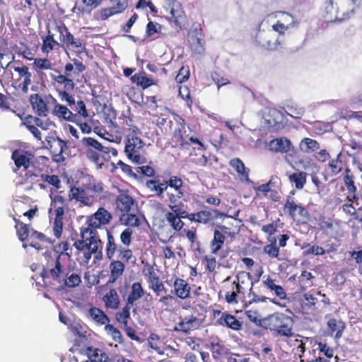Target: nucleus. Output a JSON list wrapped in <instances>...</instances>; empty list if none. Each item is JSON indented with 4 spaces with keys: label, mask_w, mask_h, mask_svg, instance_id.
Wrapping results in <instances>:
<instances>
[{
    "label": "nucleus",
    "mask_w": 362,
    "mask_h": 362,
    "mask_svg": "<svg viewBox=\"0 0 362 362\" xmlns=\"http://www.w3.org/2000/svg\"><path fill=\"white\" fill-rule=\"evenodd\" d=\"M112 220V214L101 206L86 217L85 224L79 228V233L76 231L71 233V240L76 249V259L81 265H88L93 255L96 260L103 259V243L98 230L110 224Z\"/></svg>",
    "instance_id": "nucleus-1"
},
{
    "label": "nucleus",
    "mask_w": 362,
    "mask_h": 362,
    "mask_svg": "<svg viewBox=\"0 0 362 362\" xmlns=\"http://www.w3.org/2000/svg\"><path fill=\"white\" fill-rule=\"evenodd\" d=\"M58 247L61 250L60 253L52 250H46L43 253L40 273L43 284L45 287L56 291L78 286L81 283V276L61 263L62 256L66 255L69 258L71 257L68 252L69 243L66 241L62 242Z\"/></svg>",
    "instance_id": "nucleus-2"
},
{
    "label": "nucleus",
    "mask_w": 362,
    "mask_h": 362,
    "mask_svg": "<svg viewBox=\"0 0 362 362\" xmlns=\"http://www.w3.org/2000/svg\"><path fill=\"white\" fill-rule=\"evenodd\" d=\"M73 63L64 65L62 73L52 75V85L62 102L71 107L75 104V98L71 93L74 90L76 83H80L79 77L86 69V66L80 60L74 59Z\"/></svg>",
    "instance_id": "nucleus-3"
},
{
    "label": "nucleus",
    "mask_w": 362,
    "mask_h": 362,
    "mask_svg": "<svg viewBox=\"0 0 362 362\" xmlns=\"http://www.w3.org/2000/svg\"><path fill=\"white\" fill-rule=\"evenodd\" d=\"M81 151L86 158L102 168L112 156H117L118 151L115 148L103 146L100 141L90 136L83 137L81 140Z\"/></svg>",
    "instance_id": "nucleus-4"
},
{
    "label": "nucleus",
    "mask_w": 362,
    "mask_h": 362,
    "mask_svg": "<svg viewBox=\"0 0 362 362\" xmlns=\"http://www.w3.org/2000/svg\"><path fill=\"white\" fill-rule=\"evenodd\" d=\"M289 315L276 312L262 319L263 327L269 329L275 337L291 338L294 335L293 313L286 310Z\"/></svg>",
    "instance_id": "nucleus-5"
},
{
    "label": "nucleus",
    "mask_w": 362,
    "mask_h": 362,
    "mask_svg": "<svg viewBox=\"0 0 362 362\" xmlns=\"http://www.w3.org/2000/svg\"><path fill=\"white\" fill-rule=\"evenodd\" d=\"M240 233V227L233 222L227 225L217 223L213 230V238L210 241L209 247L213 255H217L225 244L232 243Z\"/></svg>",
    "instance_id": "nucleus-6"
},
{
    "label": "nucleus",
    "mask_w": 362,
    "mask_h": 362,
    "mask_svg": "<svg viewBox=\"0 0 362 362\" xmlns=\"http://www.w3.org/2000/svg\"><path fill=\"white\" fill-rule=\"evenodd\" d=\"M124 153L134 164L146 163L145 143L139 134H127L124 139Z\"/></svg>",
    "instance_id": "nucleus-7"
},
{
    "label": "nucleus",
    "mask_w": 362,
    "mask_h": 362,
    "mask_svg": "<svg viewBox=\"0 0 362 362\" xmlns=\"http://www.w3.org/2000/svg\"><path fill=\"white\" fill-rule=\"evenodd\" d=\"M177 127L173 132L172 141L175 146L182 149H188L191 143L197 144L199 146L198 149L205 150L204 144L197 137L189 136L186 133V124L184 119L180 117L175 118Z\"/></svg>",
    "instance_id": "nucleus-8"
},
{
    "label": "nucleus",
    "mask_w": 362,
    "mask_h": 362,
    "mask_svg": "<svg viewBox=\"0 0 362 362\" xmlns=\"http://www.w3.org/2000/svg\"><path fill=\"white\" fill-rule=\"evenodd\" d=\"M163 10L170 15L167 19L177 32L182 30L186 16L182 4L177 0H165Z\"/></svg>",
    "instance_id": "nucleus-9"
},
{
    "label": "nucleus",
    "mask_w": 362,
    "mask_h": 362,
    "mask_svg": "<svg viewBox=\"0 0 362 362\" xmlns=\"http://www.w3.org/2000/svg\"><path fill=\"white\" fill-rule=\"evenodd\" d=\"M170 191L167 192V197L170 205L178 204L177 202L181 199H185L189 195L187 189L182 178L177 175H172L167 180V189Z\"/></svg>",
    "instance_id": "nucleus-10"
},
{
    "label": "nucleus",
    "mask_w": 362,
    "mask_h": 362,
    "mask_svg": "<svg viewBox=\"0 0 362 362\" xmlns=\"http://www.w3.org/2000/svg\"><path fill=\"white\" fill-rule=\"evenodd\" d=\"M181 206H182L181 202H180L179 204H169L170 211H167L164 215L167 225L169 226L175 233L181 231L184 228L185 223L182 219H188V212L183 210Z\"/></svg>",
    "instance_id": "nucleus-11"
},
{
    "label": "nucleus",
    "mask_w": 362,
    "mask_h": 362,
    "mask_svg": "<svg viewBox=\"0 0 362 362\" xmlns=\"http://www.w3.org/2000/svg\"><path fill=\"white\" fill-rule=\"evenodd\" d=\"M56 28L59 33L60 42L66 48L78 54H82L86 50V42L79 37H76L65 25H57Z\"/></svg>",
    "instance_id": "nucleus-12"
},
{
    "label": "nucleus",
    "mask_w": 362,
    "mask_h": 362,
    "mask_svg": "<svg viewBox=\"0 0 362 362\" xmlns=\"http://www.w3.org/2000/svg\"><path fill=\"white\" fill-rule=\"evenodd\" d=\"M45 148L50 151L54 161L61 163L65 160V156L68 155L67 141L50 134L45 137Z\"/></svg>",
    "instance_id": "nucleus-13"
},
{
    "label": "nucleus",
    "mask_w": 362,
    "mask_h": 362,
    "mask_svg": "<svg viewBox=\"0 0 362 362\" xmlns=\"http://www.w3.org/2000/svg\"><path fill=\"white\" fill-rule=\"evenodd\" d=\"M105 252L107 258L110 260L115 257L116 252L118 253V258L126 262H129L134 257L132 250L124 248L122 245H117L114 235L109 230H107Z\"/></svg>",
    "instance_id": "nucleus-14"
},
{
    "label": "nucleus",
    "mask_w": 362,
    "mask_h": 362,
    "mask_svg": "<svg viewBox=\"0 0 362 362\" xmlns=\"http://www.w3.org/2000/svg\"><path fill=\"white\" fill-rule=\"evenodd\" d=\"M182 308L185 310L190 308L193 313L190 315L181 317L180 322L175 326L174 330L176 332L189 334L190 332L196 330L200 327L202 320L199 317V314L195 307L185 305H182Z\"/></svg>",
    "instance_id": "nucleus-15"
},
{
    "label": "nucleus",
    "mask_w": 362,
    "mask_h": 362,
    "mask_svg": "<svg viewBox=\"0 0 362 362\" xmlns=\"http://www.w3.org/2000/svg\"><path fill=\"white\" fill-rule=\"evenodd\" d=\"M283 211L294 221L307 218L309 213L305 206L298 203L294 197L287 196L283 205Z\"/></svg>",
    "instance_id": "nucleus-16"
},
{
    "label": "nucleus",
    "mask_w": 362,
    "mask_h": 362,
    "mask_svg": "<svg viewBox=\"0 0 362 362\" xmlns=\"http://www.w3.org/2000/svg\"><path fill=\"white\" fill-rule=\"evenodd\" d=\"M46 98L49 104L54 105L52 114L54 116L60 120L76 122V116L74 115V112L66 105L59 103L57 99L51 94L46 95Z\"/></svg>",
    "instance_id": "nucleus-17"
},
{
    "label": "nucleus",
    "mask_w": 362,
    "mask_h": 362,
    "mask_svg": "<svg viewBox=\"0 0 362 362\" xmlns=\"http://www.w3.org/2000/svg\"><path fill=\"white\" fill-rule=\"evenodd\" d=\"M115 209L121 214L131 212L137 204L128 190H119L115 199Z\"/></svg>",
    "instance_id": "nucleus-18"
},
{
    "label": "nucleus",
    "mask_w": 362,
    "mask_h": 362,
    "mask_svg": "<svg viewBox=\"0 0 362 362\" xmlns=\"http://www.w3.org/2000/svg\"><path fill=\"white\" fill-rule=\"evenodd\" d=\"M33 157L32 153L21 148L14 150L11 154V159L13 160L16 168L13 169L14 173H17L18 170L23 168L27 170L30 166V160Z\"/></svg>",
    "instance_id": "nucleus-19"
},
{
    "label": "nucleus",
    "mask_w": 362,
    "mask_h": 362,
    "mask_svg": "<svg viewBox=\"0 0 362 362\" xmlns=\"http://www.w3.org/2000/svg\"><path fill=\"white\" fill-rule=\"evenodd\" d=\"M322 15L324 21L327 23L341 21L345 18V14L339 13L338 8L334 6L332 0L325 1Z\"/></svg>",
    "instance_id": "nucleus-20"
},
{
    "label": "nucleus",
    "mask_w": 362,
    "mask_h": 362,
    "mask_svg": "<svg viewBox=\"0 0 362 362\" xmlns=\"http://www.w3.org/2000/svg\"><path fill=\"white\" fill-rule=\"evenodd\" d=\"M237 281H234L233 284L235 286L236 292L240 294H245L247 291L250 295L252 293L253 281L250 273L242 271L236 275Z\"/></svg>",
    "instance_id": "nucleus-21"
},
{
    "label": "nucleus",
    "mask_w": 362,
    "mask_h": 362,
    "mask_svg": "<svg viewBox=\"0 0 362 362\" xmlns=\"http://www.w3.org/2000/svg\"><path fill=\"white\" fill-rule=\"evenodd\" d=\"M171 293L179 299L186 300L191 297V287L186 280L176 277L173 284Z\"/></svg>",
    "instance_id": "nucleus-22"
},
{
    "label": "nucleus",
    "mask_w": 362,
    "mask_h": 362,
    "mask_svg": "<svg viewBox=\"0 0 362 362\" xmlns=\"http://www.w3.org/2000/svg\"><path fill=\"white\" fill-rule=\"evenodd\" d=\"M68 197L70 201L74 199L86 206H90L93 205V198L88 197L84 185L81 187H71L69 192Z\"/></svg>",
    "instance_id": "nucleus-23"
},
{
    "label": "nucleus",
    "mask_w": 362,
    "mask_h": 362,
    "mask_svg": "<svg viewBox=\"0 0 362 362\" xmlns=\"http://www.w3.org/2000/svg\"><path fill=\"white\" fill-rule=\"evenodd\" d=\"M30 103L32 105L34 112L38 117H46L48 115L49 110L47 107L48 102L47 98H42L37 93L32 94L30 96Z\"/></svg>",
    "instance_id": "nucleus-24"
},
{
    "label": "nucleus",
    "mask_w": 362,
    "mask_h": 362,
    "mask_svg": "<svg viewBox=\"0 0 362 362\" xmlns=\"http://www.w3.org/2000/svg\"><path fill=\"white\" fill-rule=\"evenodd\" d=\"M145 186L153 195L162 198L164 192H167V180L161 181L160 177L156 176L153 179L148 180Z\"/></svg>",
    "instance_id": "nucleus-25"
},
{
    "label": "nucleus",
    "mask_w": 362,
    "mask_h": 362,
    "mask_svg": "<svg viewBox=\"0 0 362 362\" xmlns=\"http://www.w3.org/2000/svg\"><path fill=\"white\" fill-rule=\"evenodd\" d=\"M13 70L18 73L19 79H23L18 84L19 89L23 93L28 92V86L32 83V74L27 66H14Z\"/></svg>",
    "instance_id": "nucleus-26"
},
{
    "label": "nucleus",
    "mask_w": 362,
    "mask_h": 362,
    "mask_svg": "<svg viewBox=\"0 0 362 362\" xmlns=\"http://www.w3.org/2000/svg\"><path fill=\"white\" fill-rule=\"evenodd\" d=\"M214 219L211 209H204L195 213H188V220L199 224L207 225Z\"/></svg>",
    "instance_id": "nucleus-27"
},
{
    "label": "nucleus",
    "mask_w": 362,
    "mask_h": 362,
    "mask_svg": "<svg viewBox=\"0 0 362 362\" xmlns=\"http://www.w3.org/2000/svg\"><path fill=\"white\" fill-rule=\"evenodd\" d=\"M120 129L122 133L127 134H141V131L135 124L132 116L122 114L119 117Z\"/></svg>",
    "instance_id": "nucleus-28"
},
{
    "label": "nucleus",
    "mask_w": 362,
    "mask_h": 362,
    "mask_svg": "<svg viewBox=\"0 0 362 362\" xmlns=\"http://www.w3.org/2000/svg\"><path fill=\"white\" fill-rule=\"evenodd\" d=\"M145 294L146 297L152 298L150 293H146L140 282H134L127 296L126 303L134 306V303L141 298Z\"/></svg>",
    "instance_id": "nucleus-29"
},
{
    "label": "nucleus",
    "mask_w": 362,
    "mask_h": 362,
    "mask_svg": "<svg viewBox=\"0 0 362 362\" xmlns=\"http://www.w3.org/2000/svg\"><path fill=\"white\" fill-rule=\"evenodd\" d=\"M87 190L88 197L93 198V204L98 199H100L103 197L104 192V185L100 181H96L95 180H89L88 183L84 185Z\"/></svg>",
    "instance_id": "nucleus-30"
},
{
    "label": "nucleus",
    "mask_w": 362,
    "mask_h": 362,
    "mask_svg": "<svg viewBox=\"0 0 362 362\" xmlns=\"http://www.w3.org/2000/svg\"><path fill=\"white\" fill-rule=\"evenodd\" d=\"M327 327L329 334L339 339L342 337L346 325L342 320L332 317L328 320Z\"/></svg>",
    "instance_id": "nucleus-31"
},
{
    "label": "nucleus",
    "mask_w": 362,
    "mask_h": 362,
    "mask_svg": "<svg viewBox=\"0 0 362 362\" xmlns=\"http://www.w3.org/2000/svg\"><path fill=\"white\" fill-rule=\"evenodd\" d=\"M229 165L235 170L240 180L246 182H251L249 177L250 169L245 167L241 159L239 158L231 159L229 161Z\"/></svg>",
    "instance_id": "nucleus-32"
},
{
    "label": "nucleus",
    "mask_w": 362,
    "mask_h": 362,
    "mask_svg": "<svg viewBox=\"0 0 362 362\" xmlns=\"http://www.w3.org/2000/svg\"><path fill=\"white\" fill-rule=\"evenodd\" d=\"M216 323L218 325L226 327L235 331L240 330L242 327L241 322H240L235 316L227 312H224L222 317H219Z\"/></svg>",
    "instance_id": "nucleus-33"
},
{
    "label": "nucleus",
    "mask_w": 362,
    "mask_h": 362,
    "mask_svg": "<svg viewBox=\"0 0 362 362\" xmlns=\"http://www.w3.org/2000/svg\"><path fill=\"white\" fill-rule=\"evenodd\" d=\"M262 283L264 287L273 291L279 300L287 299V294L285 289L281 286L276 284L275 280L270 276H267L266 279L263 280Z\"/></svg>",
    "instance_id": "nucleus-34"
},
{
    "label": "nucleus",
    "mask_w": 362,
    "mask_h": 362,
    "mask_svg": "<svg viewBox=\"0 0 362 362\" xmlns=\"http://www.w3.org/2000/svg\"><path fill=\"white\" fill-rule=\"evenodd\" d=\"M123 260H113L110 264V276L107 284L115 283L121 276H122L125 265Z\"/></svg>",
    "instance_id": "nucleus-35"
},
{
    "label": "nucleus",
    "mask_w": 362,
    "mask_h": 362,
    "mask_svg": "<svg viewBox=\"0 0 362 362\" xmlns=\"http://www.w3.org/2000/svg\"><path fill=\"white\" fill-rule=\"evenodd\" d=\"M344 185L346 187L348 191L351 195L347 197L349 202H354L358 199L355 193L356 192V187L354 185V175L350 169L346 168L344 176Z\"/></svg>",
    "instance_id": "nucleus-36"
},
{
    "label": "nucleus",
    "mask_w": 362,
    "mask_h": 362,
    "mask_svg": "<svg viewBox=\"0 0 362 362\" xmlns=\"http://www.w3.org/2000/svg\"><path fill=\"white\" fill-rule=\"evenodd\" d=\"M320 148L318 141L311 138H303L299 143L298 148L300 151L306 154H311L317 152Z\"/></svg>",
    "instance_id": "nucleus-37"
},
{
    "label": "nucleus",
    "mask_w": 362,
    "mask_h": 362,
    "mask_svg": "<svg viewBox=\"0 0 362 362\" xmlns=\"http://www.w3.org/2000/svg\"><path fill=\"white\" fill-rule=\"evenodd\" d=\"M300 308L304 313H308L315 310L318 300L313 295L305 293L300 299Z\"/></svg>",
    "instance_id": "nucleus-38"
},
{
    "label": "nucleus",
    "mask_w": 362,
    "mask_h": 362,
    "mask_svg": "<svg viewBox=\"0 0 362 362\" xmlns=\"http://www.w3.org/2000/svg\"><path fill=\"white\" fill-rule=\"evenodd\" d=\"M86 354L90 362H112L104 351L97 348L88 347Z\"/></svg>",
    "instance_id": "nucleus-39"
},
{
    "label": "nucleus",
    "mask_w": 362,
    "mask_h": 362,
    "mask_svg": "<svg viewBox=\"0 0 362 362\" xmlns=\"http://www.w3.org/2000/svg\"><path fill=\"white\" fill-rule=\"evenodd\" d=\"M42 40L41 51L42 53L46 54V55H48L56 47H59L61 46L60 42L54 39V34L50 31L48 32L46 36L42 37Z\"/></svg>",
    "instance_id": "nucleus-40"
},
{
    "label": "nucleus",
    "mask_w": 362,
    "mask_h": 362,
    "mask_svg": "<svg viewBox=\"0 0 362 362\" xmlns=\"http://www.w3.org/2000/svg\"><path fill=\"white\" fill-rule=\"evenodd\" d=\"M131 81L136 86H140L142 89H146L152 85H157V81L146 77L144 71L139 74H135L130 78Z\"/></svg>",
    "instance_id": "nucleus-41"
},
{
    "label": "nucleus",
    "mask_w": 362,
    "mask_h": 362,
    "mask_svg": "<svg viewBox=\"0 0 362 362\" xmlns=\"http://www.w3.org/2000/svg\"><path fill=\"white\" fill-rule=\"evenodd\" d=\"M291 143L286 138H278L272 139L269 142V148L275 152L286 153L290 150Z\"/></svg>",
    "instance_id": "nucleus-42"
},
{
    "label": "nucleus",
    "mask_w": 362,
    "mask_h": 362,
    "mask_svg": "<svg viewBox=\"0 0 362 362\" xmlns=\"http://www.w3.org/2000/svg\"><path fill=\"white\" fill-rule=\"evenodd\" d=\"M28 242L30 247H34L37 250H42L41 243H49L50 241L43 233L36 230H33L30 233Z\"/></svg>",
    "instance_id": "nucleus-43"
},
{
    "label": "nucleus",
    "mask_w": 362,
    "mask_h": 362,
    "mask_svg": "<svg viewBox=\"0 0 362 362\" xmlns=\"http://www.w3.org/2000/svg\"><path fill=\"white\" fill-rule=\"evenodd\" d=\"M103 300L107 308H111L113 310L117 309L120 303L119 298L115 288L110 289V291L103 297Z\"/></svg>",
    "instance_id": "nucleus-44"
},
{
    "label": "nucleus",
    "mask_w": 362,
    "mask_h": 362,
    "mask_svg": "<svg viewBox=\"0 0 362 362\" xmlns=\"http://www.w3.org/2000/svg\"><path fill=\"white\" fill-rule=\"evenodd\" d=\"M70 107L75 112L74 115L76 116V122L81 117L92 121V117L89 115L83 100H79L76 103L75 102V104Z\"/></svg>",
    "instance_id": "nucleus-45"
},
{
    "label": "nucleus",
    "mask_w": 362,
    "mask_h": 362,
    "mask_svg": "<svg viewBox=\"0 0 362 362\" xmlns=\"http://www.w3.org/2000/svg\"><path fill=\"white\" fill-rule=\"evenodd\" d=\"M88 315L93 320L100 325H106L110 322L108 316L100 308H90L88 310Z\"/></svg>",
    "instance_id": "nucleus-46"
},
{
    "label": "nucleus",
    "mask_w": 362,
    "mask_h": 362,
    "mask_svg": "<svg viewBox=\"0 0 362 362\" xmlns=\"http://www.w3.org/2000/svg\"><path fill=\"white\" fill-rule=\"evenodd\" d=\"M35 116L28 115L23 119L22 125L25 126L37 140L42 141L41 132L38 128L35 127Z\"/></svg>",
    "instance_id": "nucleus-47"
},
{
    "label": "nucleus",
    "mask_w": 362,
    "mask_h": 362,
    "mask_svg": "<svg viewBox=\"0 0 362 362\" xmlns=\"http://www.w3.org/2000/svg\"><path fill=\"white\" fill-rule=\"evenodd\" d=\"M315 276L310 272L302 271L300 275L298 277L299 290L303 291L313 286V279Z\"/></svg>",
    "instance_id": "nucleus-48"
},
{
    "label": "nucleus",
    "mask_w": 362,
    "mask_h": 362,
    "mask_svg": "<svg viewBox=\"0 0 362 362\" xmlns=\"http://www.w3.org/2000/svg\"><path fill=\"white\" fill-rule=\"evenodd\" d=\"M288 180L295 185L297 189H302L306 183L307 173L298 170L288 175Z\"/></svg>",
    "instance_id": "nucleus-49"
},
{
    "label": "nucleus",
    "mask_w": 362,
    "mask_h": 362,
    "mask_svg": "<svg viewBox=\"0 0 362 362\" xmlns=\"http://www.w3.org/2000/svg\"><path fill=\"white\" fill-rule=\"evenodd\" d=\"M13 220L16 223L15 228L16 229V233L18 239L21 242H25V240L28 241L30 236L28 225L23 223L14 216H13Z\"/></svg>",
    "instance_id": "nucleus-50"
},
{
    "label": "nucleus",
    "mask_w": 362,
    "mask_h": 362,
    "mask_svg": "<svg viewBox=\"0 0 362 362\" xmlns=\"http://www.w3.org/2000/svg\"><path fill=\"white\" fill-rule=\"evenodd\" d=\"M267 241L269 244L263 247V252L267 254L269 257L272 259L276 258L280 260V249L276 245V239L273 240V238H272L271 240H267Z\"/></svg>",
    "instance_id": "nucleus-51"
},
{
    "label": "nucleus",
    "mask_w": 362,
    "mask_h": 362,
    "mask_svg": "<svg viewBox=\"0 0 362 362\" xmlns=\"http://www.w3.org/2000/svg\"><path fill=\"white\" fill-rule=\"evenodd\" d=\"M119 221L122 224L130 227H138L140 224L139 217L131 212H125L120 214Z\"/></svg>",
    "instance_id": "nucleus-52"
},
{
    "label": "nucleus",
    "mask_w": 362,
    "mask_h": 362,
    "mask_svg": "<svg viewBox=\"0 0 362 362\" xmlns=\"http://www.w3.org/2000/svg\"><path fill=\"white\" fill-rule=\"evenodd\" d=\"M142 273L149 284V286H152V284H156L160 280L159 276L156 274L153 266L148 263H146L144 265L142 269Z\"/></svg>",
    "instance_id": "nucleus-53"
},
{
    "label": "nucleus",
    "mask_w": 362,
    "mask_h": 362,
    "mask_svg": "<svg viewBox=\"0 0 362 362\" xmlns=\"http://www.w3.org/2000/svg\"><path fill=\"white\" fill-rule=\"evenodd\" d=\"M210 350L214 360H218L228 353V349L220 341L211 342Z\"/></svg>",
    "instance_id": "nucleus-54"
},
{
    "label": "nucleus",
    "mask_w": 362,
    "mask_h": 362,
    "mask_svg": "<svg viewBox=\"0 0 362 362\" xmlns=\"http://www.w3.org/2000/svg\"><path fill=\"white\" fill-rule=\"evenodd\" d=\"M272 33L268 32L264 33V36L262 41H259V43L262 47H265L267 49H277L282 44V40L279 37L276 38L274 40H270Z\"/></svg>",
    "instance_id": "nucleus-55"
},
{
    "label": "nucleus",
    "mask_w": 362,
    "mask_h": 362,
    "mask_svg": "<svg viewBox=\"0 0 362 362\" xmlns=\"http://www.w3.org/2000/svg\"><path fill=\"white\" fill-rule=\"evenodd\" d=\"M133 307L132 305H128L126 303L124 307L121 311L115 314V320L123 324L125 327L128 325V321L130 320V309Z\"/></svg>",
    "instance_id": "nucleus-56"
},
{
    "label": "nucleus",
    "mask_w": 362,
    "mask_h": 362,
    "mask_svg": "<svg viewBox=\"0 0 362 362\" xmlns=\"http://www.w3.org/2000/svg\"><path fill=\"white\" fill-rule=\"evenodd\" d=\"M279 221V219L272 221L271 223L262 226L261 230L267 235V240L276 239L274 235L277 231Z\"/></svg>",
    "instance_id": "nucleus-57"
},
{
    "label": "nucleus",
    "mask_w": 362,
    "mask_h": 362,
    "mask_svg": "<svg viewBox=\"0 0 362 362\" xmlns=\"http://www.w3.org/2000/svg\"><path fill=\"white\" fill-rule=\"evenodd\" d=\"M301 249L305 250L303 252L304 256H308L310 255H325L324 247H322L321 246L316 245H311L309 243H304L301 245Z\"/></svg>",
    "instance_id": "nucleus-58"
},
{
    "label": "nucleus",
    "mask_w": 362,
    "mask_h": 362,
    "mask_svg": "<svg viewBox=\"0 0 362 362\" xmlns=\"http://www.w3.org/2000/svg\"><path fill=\"white\" fill-rule=\"evenodd\" d=\"M41 180L46 182L49 186H52L55 189H59L62 187L60 177L57 175L40 174Z\"/></svg>",
    "instance_id": "nucleus-59"
},
{
    "label": "nucleus",
    "mask_w": 362,
    "mask_h": 362,
    "mask_svg": "<svg viewBox=\"0 0 362 362\" xmlns=\"http://www.w3.org/2000/svg\"><path fill=\"white\" fill-rule=\"evenodd\" d=\"M185 233L186 238L191 243V247H194V249L198 251L199 253L201 252L200 249V241L197 239V230L195 228L191 230H185Z\"/></svg>",
    "instance_id": "nucleus-60"
},
{
    "label": "nucleus",
    "mask_w": 362,
    "mask_h": 362,
    "mask_svg": "<svg viewBox=\"0 0 362 362\" xmlns=\"http://www.w3.org/2000/svg\"><path fill=\"white\" fill-rule=\"evenodd\" d=\"M105 329L115 342L119 344L124 343V339L121 332L112 325H106Z\"/></svg>",
    "instance_id": "nucleus-61"
},
{
    "label": "nucleus",
    "mask_w": 362,
    "mask_h": 362,
    "mask_svg": "<svg viewBox=\"0 0 362 362\" xmlns=\"http://www.w3.org/2000/svg\"><path fill=\"white\" fill-rule=\"evenodd\" d=\"M133 230L131 228H126L120 234L119 240L122 246L124 248H128L132 240Z\"/></svg>",
    "instance_id": "nucleus-62"
},
{
    "label": "nucleus",
    "mask_w": 362,
    "mask_h": 362,
    "mask_svg": "<svg viewBox=\"0 0 362 362\" xmlns=\"http://www.w3.org/2000/svg\"><path fill=\"white\" fill-rule=\"evenodd\" d=\"M33 68L36 71L49 70L52 69V64L50 60L46 58H35L33 59Z\"/></svg>",
    "instance_id": "nucleus-63"
},
{
    "label": "nucleus",
    "mask_w": 362,
    "mask_h": 362,
    "mask_svg": "<svg viewBox=\"0 0 362 362\" xmlns=\"http://www.w3.org/2000/svg\"><path fill=\"white\" fill-rule=\"evenodd\" d=\"M212 81L216 84L218 90L222 86L228 85L230 83L229 78L222 76V74L217 71H214L211 74Z\"/></svg>",
    "instance_id": "nucleus-64"
}]
</instances>
